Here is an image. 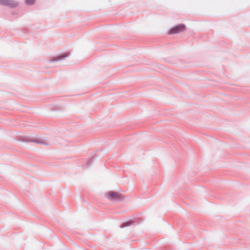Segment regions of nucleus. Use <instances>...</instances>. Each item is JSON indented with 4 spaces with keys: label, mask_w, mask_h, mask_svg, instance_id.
I'll return each mask as SVG.
<instances>
[{
    "label": "nucleus",
    "mask_w": 250,
    "mask_h": 250,
    "mask_svg": "<svg viewBox=\"0 0 250 250\" xmlns=\"http://www.w3.org/2000/svg\"><path fill=\"white\" fill-rule=\"evenodd\" d=\"M35 0H26V3L28 5L33 4L35 2Z\"/></svg>",
    "instance_id": "obj_3"
},
{
    "label": "nucleus",
    "mask_w": 250,
    "mask_h": 250,
    "mask_svg": "<svg viewBox=\"0 0 250 250\" xmlns=\"http://www.w3.org/2000/svg\"><path fill=\"white\" fill-rule=\"evenodd\" d=\"M185 29V26L184 24H179L175 27L171 28L168 31L169 34H175L183 32Z\"/></svg>",
    "instance_id": "obj_1"
},
{
    "label": "nucleus",
    "mask_w": 250,
    "mask_h": 250,
    "mask_svg": "<svg viewBox=\"0 0 250 250\" xmlns=\"http://www.w3.org/2000/svg\"><path fill=\"white\" fill-rule=\"evenodd\" d=\"M107 198L110 199L117 200L119 198V194L115 192L110 191L107 193Z\"/></svg>",
    "instance_id": "obj_2"
}]
</instances>
